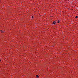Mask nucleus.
I'll return each mask as SVG.
<instances>
[{
    "label": "nucleus",
    "instance_id": "20e7f679",
    "mask_svg": "<svg viewBox=\"0 0 78 78\" xmlns=\"http://www.w3.org/2000/svg\"><path fill=\"white\" fill-rule=\"evenodd\" d=\"M57 23H59V20L57 21Z\"/></svg>",
    "mask_w": 78,
    "mask_h": 78
},
{
    "label": "nucleus",
    "instance_id": "f03ea898",
    "mask_svg": "<svg viewBox=\"0 0 78 78\" xmlns=\"http://www.w3.org/2000/svg\"><path fill=\"white\" fill-rule=\"evenodd\" d=\"M56 23V22L55 21H53L52 23L53 24H55Z\"/></svg>",
    "mask_w": 78,
    "mask_h": 78
},
{
    "label": "nucleus",
    "instance_id": "39448f33",
    "mask_svg": "<svg viewBox=\"0 0 78 78\" xmlns=\"http://www.w3.org/2000/svg\"><path fill=\"white\" fill-rule=\"evenodd\" d=\"M75 18H76V19L77 18H78L77 16H76L75 17Z\"/></svg>",
    "mask_w": 78,
    "mask_h": 78
},
{
    "label": "nucleus",
    "instance_id": "f257e3e1",
    "mask_svg": "<svg viewBox=\"0 0 78 78\" xmlns=\"http://www.w3.org/2000/svg\"><path fill=\"white\" fill-rule=\"evenodd\" d=\"M1 32L2 33H4L5 31H3V30H1Z\"/></svg>",
    "mask_w": 78,
    "mask_h": 78
},
{
    "label": "nucleus",
    "instance_id": "7ed1b4c3",
    "mask_svg": "<svg viewBox=\"0 0 78 78\" xmlns=\"http://www.w3.org/2000/svg\"><path fill=\"white\" fill-rule=\"evenodd\" d=\"M36 78H39V76L37 75L36 76Z\"/></svg>",
    "mask_w": 78,
    "mask_h": 78
},
{
    "label": "nucleus",
    "instance_id": "0eeeda50",
    "mask_svg": "<svg viewBox=\"0 0 78 78\" xmlns=\"http://www.w3.org/2000/svg\"><path fill=\"white\" fill-rule=\"evenodd\" d=\"M1 61V60H0V62Z\"/></svg>",
    "mask_w": 78,
    "mask_h": 78
},
{
    "label": "nucleus",
    "instance_id": "423d86ee",
    "mask_svg": "<svg viewBox=\"0 0 78 78\" xmlns=\"http://www.w3.org/2000/svg\"><path fill=\"white\" fill-rule=\"evenodd\" d=\"M32 18H33V16H32Z\"/></svg>",
    "mask_w": 78,
    "mask_h": 78
}]
</instances>
